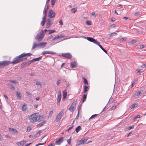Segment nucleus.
I'll return each mask as SVG.
<instances>
[{
	"label": "nucleus",
	"instance_id": "nucleus-1",
	"mask_svg": "<svg viewBox=\"0 0 146 146\" xmlns=\"http://www.w3.org/2000/svg\"><path fill=\"white\" fill-rule=\"evenodd\" d=\"M32 54L31 53H23L21 55L16 56L13 60V61L11 62L10 61L8 60H5L1 62L0 64H15L19 63L21 62L24 61L27 59V58L26 57L30 56Z\"/></svg>",
	"mask_w": 146,
	"mask_h": 146
},
{
	"label": "nucleus",
	"instance_id": "nucleus-2",
	"mask_svg": "<svg viewBox=\"0 0 146 146\" xmlns=\"http://www.w3.org/2000/svg\"><path fill=\"white\" fill-rule=\"evenodd\" d=\"M39 116V114L37 113H34L30 116L29 117L30 122L34 123L37 121Z\"/></svg>",
	"mask_w": 146,
	"mask_h": 146
},
{
	"label": "nucleus",
	"instance_id": "nucleus-3",
	"mask_svg": "<svg viewBox=\"0 0 146 146\" xmlns=\"http://www.w3.org/2000/svg\"><path fill=\"white\" fill-rule=\"evenodd\" d=\"M44 35V34L43 30H42L39 33V34L37 35L35 37V39L37 42L40 41L43 38Z\"/></svg>",
	"mask_w": 146,
	"mask_h": 146
},
{
	"label": "nucleus",
	"instance_id": "nucleus-4",
	"mask_svg": "<svg viewBox=\"0 0 146 146\" xmlns=\"http://www.w3.org/2000/svg\"><path fill=\"white\" fill-rule=\"evenodd\" d=\"M61 56L63 57L64 58L67 59H71L72 57V55L70 53H62Z\"/></svg>",
	"mask_w": 146,
	"mask_h": 146
},
{
	"label": "nucleus",
	"instance_id": "nucleus-5",
	"mask_svg": "<svg viewBox=\"0 0 146 146\" xmlns=\"http://www.w3.org/2000/svg\"><path fill=\"white\" fill-rule=\"evenodd\" d=\"M42 56H40L38 58H34L31 60L26 61L25 62V64H31L34 61H38L42 59Z\"/></svg>",
	"mask_w": 146,
	"mask_h": 146
},
{
	"label": "nucleus",
	"instance_id": "nucleus-6",
	"mask_svg": "<svg viewBox=\"0 0 146 146\" xmlns=\"http://www.w3.org/2000/svg\"><path fill=\"white\" fill-rule=\"evenodd\" d=\"M63 115V111H62L56 116V119L55 120V121L57 122L59 121L62 117V116Z\"/></svg>",
	"mask_w": 146,
	"mask_h": 146
},
{
	"label": "nucleus",
	"instance_id": "nucleus-7",
	"mask_svg": "<svg viewBox=\"0 0 146 146\" xmlns=\"http://www.w3.org/2000/svg\"><path fill=\"white\" fill-rule=\"evenodd\" d=\"M55 15V12L51 9H50L49 11L48 17L49 18H52L54 17Z\"/></svg>",
	"mask_w": 146,
	"mask_h": 146
},
{
	"label": "nucleus",
	"instance_id": "nucleus-8",
	"mask_svg": "<svg viewBox=\"0 0 146 146\" xmlns=\"http://www.w3.org/2000/svg\"><path fill=\"white\" fill-rule=\"evenodd\" d=\"M84 37L88 41L91 42H92L96 44H97V43H98V42L97 40H96L95 39L92 37H86L84 36Z\"/></svg>",
	"mask_w": 146,
	"mask_h": 146
},
{
	"label": "nucleus",
	"instance_id": "nucleus-9",
	"mask_svg": "<svg viewBox=\"0 0 146 146\" xmlns=\"http://www.w3.org/2000/svg\"><path fill=\"white\" fill-rule=\"evenodd\" d=\"M143 93L140 91H137L134 94L133 97L136 98H138L139 96L141 95Z\"/></svg>",
	"mask_w": 146,
	"mask_h": 146
},
{
	"label": "nucleus",
	"instance_id": "nucleus-10",
	"mask_svg": "<svg viewBox=\"0 0 146 146\" xmlns=\"http://www.w3.org/2000/svg\"><path fill=\"white\" fill-rule=\"evenodd\" d=\"M22 110L23 111H25L26 113L28 112L27 107L26 104H24L22 106Z\"/></svg>",
	"mask_w": 146,
	"mask_h": 146
},
{
	"label": "nucleus",
	"instance_id": "nucleus-11",
	"mask_svg": "<svg viewBox=\"0 0 146 146\" xmlns=\"http://www.w3.org/2000/svg\"><path fill=\"white\" fill-rule=\"evenodd\" d=\"M87 140V139L86 138H84V139H82L80 141H78V145L80 144H83L84 143H85Z\"/></svg>",
	"mask_w": 146,
	"mask_h": 146
},
{
	"label": "nucleus",
	"instance_id": "nucleus-12",
	"mask_svg": "<svg viewBox=\"0 0 146 146\" xmlns=\"http://www.w3.org/2000/svg\"><path fill=\"white\" fill-rule=\"evenodd\" d=\"M63 141V138L61 137L56 141L55 144L56 145H60L61 143Z\"/></svg>",
	"mask_w": 146,
	"mask_h": 146
},
{
	"label": "nucleus",
	"instance_id": "nucleus-13",
	"mask_svg": "<svg viewBox=\"0 0 146 146\" xmlns=\"http://www.w3.org/2000/svg\"><path fill=\"white\" fill-rule=\"evenodd\" d=\"M137 72L136 74L137 75L141 74V73L143 72V69H141V67H139L136 70Z\"/></svg>",
	"mask_w": 146,
	"mask_h": 146
},
{
	"label": "nucleus",
	"instance_id": "nucleus-14",
	"mask_svg": "<svg viewBox=\"0 0 146 146\" xmlns=\"http://www.w3.org/2000/svg\"><path fill=\"white\" fill-rule=\"evenodd\" d=\"M61 97V94L60 91L58 92L57 103H59L60 102Z\"/></svg>",
	"mask_w": 146,
	"mask_h": 146
},
{
	"label": "nucleus",
	"instance_id": "nucleus-15",
	"mask_svg": "<svg viewBox=\"0 0 146 146\" xmlns=\"http://www.w3.org/2000/svg\"><path fill=\"white\" fill-rule=\"evenodd\" d=\"M76 103L75 102H73L72 104L71 105L70 108H69V110L71 111H72L74 109V106H75L76 105Z\"/></svg>",
	"mask_w": 146,
	"mask_h": 146
},
{
	"label": "nucleus",
	"instance_id": "nucleus-16",
	"mask_svg": "<svg viewBox=\"0 0 146 146\" xmlns=\"http://www.w3.org/2000/svg\"><path fill=\"white\" fill-rule=\"evenodd\" d=\"M55 53L53 52H51L49 51H45L42 52V54L43 55H44L46 54H55Z\"/></svg>",
	"mask_w": 146,
	"mask_h": 146
},
{
	"label": "nucleus",
	"instance_id": "nucleus-17",
	"mask_svg": "<svg viewBox=\"0 0 146 146\" xmlns=\"http://www.w3.org/2000/svg\"><path fill=\"white\" fill-rule=\"evenodd\" d=\"M15 92L16 96L17 98L19 100H20L21 99V97L22 96L20 92L17 91H16Z\"/></svg>",
	"mask_w": 146,
	"mask_h": 146
},
{
	"label": "nucleus",
	"instance_id": "nucleus-18",
	"mask_svg": "<svg viewBox=\"0 0 146 146\" xmlns=\"http://www.w3.org/2000/svg\"><path fill=\"white\" fill-rule=\"evenodd\" d=\"M87 93H86V94H84L83 96V98L82 100V102L83 103L84 102L86 99V98H87Z\"/></svg>",
	"mask_w": 146,
	"mask_h": 146
},
{
	"label": "nucleus",
	"instance_id": "nucleus-19",
	"mask_svg": "<svg viewBox=\"0 0 146 146\" xmlns=\"http://www.w3.org/2000/svg\"><path fill=\"white\" fill-rule=\"evenodd\" d=\"M26 142L27 141H21L20 142L17 143V144L18 145H23L24 144L26 143Z\"/></svg>",
	"mask_w": 146,
	"mask_h": 146
},
{
	"label": "nucleus",
	"instance_id": "nucleus-20",
	"mask_svg": "<svg viewBox=\"0 0 146 146\" xmlns=\"http://www.w3.org/2000/svg\"><path fill=\"white\" fill-rule=\"evenodd\" d=\"M97 45L99 46V47L103 50L104 52L105 53H107V51L102 47V46L100 44L99 42H98V43H97Z\"/></svg>",
	"mask_w": 146,
	"mask_h": 146
},
{
	"label": "nucleus",
	"instance_id": "nucleus-21",
	"mask_svg": "<svg viewBox=\"0 0 146 146\" xmlns=\"http://www.w3.org/2000/svg\"><path fill=\"white\" fill-rule=\"evenodd\" d=\"M89 89L87 86L84 85V92L86 93L89 90Z\"/></svg>",
	"mask_w": 146,
	"mask_h": 146
},
{
	"label": "nucleus",
	"instance_id": "nucleus-22",
	"mask_svg": "<svg viewBox=\"0 0 146 146\" xmlns=\"http://www.w3.org/2000/svg\"><path fill=\"white\" fill-rule=\"evenodd\" d=\"M9 130L10 131H11V133H17L18 131L15 129H13L12 128H10Z\"/></svg>",
	"mask_w": 146,
	"mask_h": 146
},
{
	"label": "nucleus",
	"instance_id": "nucleus-23",
	"mask_svg": "<svg viewBox=\"0 0 146 146\" xmlns=\"http://www.w3.org/2000/svg\"><path fill=\"white\" fill-rule=\"evenodd\" d=\"M35 83L36 84L38 87H41V82L37 80H36Z\"/></svg>",
	"mask_w": 146,
	"mask_h": 146
},
{
	"label": "nucleus",
	"instance_id": "nucleus-24",
	"mask_svg": "<svg viewBox=\"0 0 146 146\" xmlns=\"http://www.w3.org/2000/svg\"><path fill=\"white\" fill-rule=\"evenodd\" d=\"M38 46V44H36L35 42H34L33 43V46L32 48V50H33L35 48Z\"/></svg>",
	"mask_w": 146,
	"mask_h": 146
},
{
	"label": "nucleus",
	"instance_id": "nucleus-25",
	"mask_svg": "<svg viewBox=\"0 0 146 146\" xmlns=\"http://www.w3.org/2000/svg\"><path fill=\"white\" fill-rule=\"evenodd\" d=\"M46 123L45 121H44L39 124L37 125V127H40Z\"/></svg>",
	"mask_w": 146,
	"mask_h": 146
},
{
	"label": "nucleus",
	"instance_id": "nucleus-26",
	"mask_svg": "<svg viewBox=\"0 0 146 146\" xmlns=\"http://www.w3.org/2000/svg\"><path fill=\"white\" fill-rule=\"evenodd\" d=\"M8 85L9 86H10L9 88L11 89L12 90H15L14 86L12 84L8 83Z\"/></svg>",
	"mask_w": 146,
	"mask_h": 146
},
{
	"label": "nucleus",
	"instance_id": "nucleus-27",
	"mask_svg": "<svg viewBox=\"0 0 146 146\" xmlns=\"http://www.w3.org/2000/svg\"><path fill=\"white\" fill-rule=\"evenodd\" d=\"M81 129V127L80 126H78L76 128L75 131L76 133H78Z\"/></svg>",
	"mask_w": 146,
	"mask_h": 146
},
{
	"label": "nucleus",
	"instance_id": "nucleus-28",
	"mask_svg": "<svg viewBox=\"0 0 146 146\" xmlns=\"http://www.w3.org/2000/svg\"><path fill=\"white\" fill-rule=\"evenodd\" d=\"M47 44V43L46 42H41L39 43L38 44V46H42L46 44Z\"/></svg>",
	"mask_w": 146,
	"mask_h": 146
},
{
	"label": "nucleus",
	"instance_id": "nucleus-29",
	"mask_svg": "<svg viewBox=\"0 0 146 146\" xmlns=\"http://www.w3.org/2000/svg\"><path fill=\"white\" fill-rule=\"evenodd\" d=\"M47 22L46 23V25L47 26H50L51 24V21L49 19H48L47 20Z\"/></svg>",
	"mask_w": 146,
	"mask_h": 146
},
{
	"label": "nucleus",
	"instance_id": "nucleus-30",
	"mask_svg": "<svg viewBox=\"0 0 146 146\" xmlns=\"http://www.w3.org/2000/svg\"><path fill=\"white\" fill-rule=\"evenodd\" d=\"M82 79L84 80L85 85H88V83L87 79L84 77L82 78Z\"/></svg>",
	"mask_w": 146,
	"mask_h": 146
},
{
	"label": "nucleus",
	"instance_id": "nucleus-31",
	"mask_svg": "<svg viewBox=\"0 0 146 146\" xmlns=\"http://www.w3.org/2000/svg\"><path fill=\"white\" fill-rule=\"evenodd\" d=\"M42 132L40 131H38L36 135H35V138H36L39 136Z\"/></svg>",
	"mask_w": 146,
	"mask_h": 146
},
{
	"label": "nucleus",
	"instance_id": "nucleus-32",
	"mask_svg": "<svg viewBox=\"0 0 146 146\" xmlns=\"http://www.w3.org/2000/svg\"><path fill=\"white\" fill-rule=\"evenodd\" d=\"M137 80L135 79L133 80V81L132 84V85H131V87L132 88L133 87V86H134V85L137 83Z\"/></svg>",
	"mask_w": 146,
	"mask_h": 146
},
{
	"label": "nucleus",
	"instance_id": "nucleus-33",
	"mask_svg": "<svg viewBox=\"0 0 146 146\" xmlns=\"http://www.w3.org/2000/svg\"><path fill=\"white\" fill-rule=\"evenodd\" d=\"M57 0H51V4L52 6H53Z\"/></svg>",
	"mask_w": 146,
	"mask_h": 146
},
{
	"label": "nucleus",
	"instance_id": "nucleus-34",
	"mask_svg": "<svg viewBox=\"0 0 146 146\" xmlns=\"http://www.w3.org/2000/svg\"><path fill=\"white\" fill-rule=\"evenodd\" d=\"M38 117H39L38 119V121H41L42 120H43L44 119V117L42 116H40L39 115Z\"/></svg>",
	"mask_w": 146,
	"mask_h": 146
},
{
	"label": "nucleus",
	"instance_id": "nucleus-35",
	"mask_svg": "<svg viewBox=\"0 0 146 146\" xmlns=\"http://www.w3.org/2000/svg\"><path fill=\"white\" fill-rule=\"evenodd\" d=\"M29 64H22L21 66V69L24 68L28 66Z\"/></svg>",
	"mask_w": 146,
	"mask_h": 146
},
{
	"label": "nucleus",
	"instance_id": "nucleus-36",
	"mask_svg": "<svg viewBox=\"0 0 146 146\" xmlns=\"http://www.w3.org/2000/svg\"><path fill=\"white\" fill-rule=\"evenodd\" d=\"M77 10V9L76 8H72L70 9L71 11H72L73 13H75Z\"/></svg>",
	"mask_w": 146,
	"mask_h": 146
},
{
	"label": "nucleus",
	"instance_id": "nucleus-37",
	"mask_svg": "<svg viewBox=\"0 0 146 146\" xmlns=\"http://www.w3.org/2000/svg\"><path fill=\"white\" fill-rule=\"evenodd\" d=\"M9 81L13 83H14L16 84H18V82H17L16 80H9Z\"/></svg>",
	"mask_w": 146,
	"mask_h": 146
},
{
	"label": "nucleus",
	"instance_id": "nucleus-38",
	"mask_svg": "<svg viewBox=\"0 0 146 146\" xmlns=\"http://www.w3.org/2000/svg\"><path fill=\"white\" fill-rule=\"evenodd\" d=\"M67 96V93L66 92L65 90H64L63 92V97L64 98H65Z\"/></svg>",
	"mask_w": 146,
	"mask_h": 146
},
{
	"label": "nucleus",
	"instance_id": "nucleus-39",
	"mask_svg": "<svg viewBox=\"0 0 146 146\" xmlns=\"http://www.w3.org/2000/svg\"><path fill=\"white\" fill-rule=\"evenodd\" d=\"M86 24L88 25H92V23L91 21H87L86 22Z\"/></svg>",
	"mask_w": 146,
	"mask_h": 146
},
{
	"label": "nucleus",
	"instance_id": "nucleus-40",
	"mask_svg": "<svg viewBox=\"0 0 146 146\" xmlns=\"http://www.w3.org/2000/svg\"><path fill=\"white\" fill-rule=\"evenodd\" d=\"M48 31H49L48 34H51L52 33H54L55 32V31L54 30L52 29V30H49Z\"/></svg>",
	"mask_w": 146,
	"mask_h": 146
},
{
	"label": "nucleus",
	"instance_id": "nucleus-41",
	"mask_svg": "<svg viewBox=\"0 0 146 146\" xmlns=\"http://www.w3.org/2000/svg\"><path fill=\"white\" fill-rule=\"evenodd\" d=\"M137 106V105L136 104H133L131 106V109L134 108L135 107H136Z\"/></svg>",
	"mask_w": 146,
	"mask_h": 146
},
{
	"label": "nucleus",
	"instance_id": "nucleus-42",
	"mask_svg": "<svg viewBox=\"0 0 146 146\" xmlns=\"http://www.w3.org/2000/svg\"><path fill=\"white\" fill-rule=\"evenodd\" d=\"M26 93L28 96L30 98L32 96H31V93L30 92H26Z\"/></svg>",
	"mask_w": 146,
	"mask_h": 146
},
{
	"label": "nucleus",
	"instance_id": "nucleus-43",
	"mask_svg": "<svg viewBox=\"0 0 146 146\" xmlns=\"http://www.w3.org/2000/svg\"><path fill=\"white\" fill-rule=\"evenodd\" d=\"M58 38H59V37L58 36V35H56L54 37L52 38V40H54L55 39H58Z\"/></svg>",
	"mask_w": 146,
	"mask_h": 146
},
{
	"label": "nucleus",
	"instance_id": "nucleus-44",
	"mask_svg": "<svg viewBox=\"0 0 146 146\" xmlns=\"http://www.w3.org/2000/svg\"><path fill=\"white\" fill-rule=\"evenodd\" d=\"M98 114H94L92 115L90 118L89 119H91L97 116Z\"/></svg>",
	"mask_w": 146,
	"mask_h": 146
},
{
	"label": "nucleus",
	"instance_id": "nucleus-45",
	"mask_svg": "<svg viewBox=\"0 0 146 146\" xmlns=\"http://www.w3.org/2000/svg\"><path fill=\"white\" fill-rule=\"evenodd\" d=\"M113 98H111L109 100L108 103H111L113 102Z\"/></svg>",
	"mask_w": 146,
	"mask_h": 146
},
{
	"label": "nucleus",
	"instance_id": "nucleus-46",
	"mask_svg": "<svg viewBox=\"0 0 146 146\" xmlns=\"http://www.w3.org/2000/svg\"><path fill=\"white\" fill-rule=\"evenodd\" d=\"M29 137L30 138H36L35 135H30L29 136Z\"/></svg>",
	"mask_w": 146,
	"mask_h": 146
},
{
	"label": "nucleus",
	"instance_id": "nucleus-47",
	"mask_svg": "<svg viewBox=\"0 0 146 146\" xmlns=\"http://www.w3.org/2000/svg\"><path fill=\"white\" fill-rule=\"evenodd\" d=\"M79 111L78 110V114L77 115V116H76V117L75 118V119H76V120H77L78 119V118L79 117Z\"/></svg>",
	"mask_w": 146,
	"mask_h": 146
},
{
	"label": "nucleus",
	"instance_id": "nucleus-48",
	"mask_svg": "<svg viewBox=\"0 0 146 146\" xmlns=\"http://www.w3.org/2000/svg\"><path fill=\"white\" fill-rule=\"evenodd\" d=\"M141 15V13L139 12H137L134 13V15L135 16Z\"/></svg>",
	"mask_w": 146,
	"mask_h": 146
},
{
	"label": "nucleus",
	"instance_id": "nucleus-49",
	"mask_svg": "<svg viewBox=\"0 0 146 146\" xmlns=\"http://www.w3.org/2000/svg\"><path fill=\"white\" fill-rule=\"evenodd\" d=\"M77 66V64H70V67L72 68H74L76 67Z\"/></svg>",
	"mask_w": 146,
	"mask_h": 146
},
{
	"label": "nucleus",
	"instance_id": "nucleus-50",
	"mask_svg": "<svg viewBox=\"0 0 146 146\" xmlns=\"http://www.w3.org/2000/svg\"><path fill=\"white\" fill-rule=\"evenodd\" d=\"M146 67V64H142L141 66H140L139 67H141V69H143V68H144Z\"/></svg>",
	"mask_w": 146,
	"mask_h": 146
},
{
	"label": "nucleus",
	"instance_id": "nucleus-51",
	"mask_svg": "<svg viewBox=\"0 0 146 146\" xmlns=\"http://www.w3.org/2000/svg\"><path fill=\"white\" fill-rule=\"evenodd\" d=\"M31 129V127L30 126H28L27 127V130L28 132L30 131Z\"/></svg>",
	"mask_w": 146,
	"mask_h": 146
},
{
	"label": "nucleus",
	"instance_id": "nucleus-52",
	"mask_svg": "<svg viewBox=\"0 0 146 146\" xmlns=\"http://www.w3.org/2000/svg\"><path fill=\"white\" fill-rule=\"evenodd\" d=\"M45 21L42 20L41 23V24L42 26H43L45 24Z\"/></svg>",
	"mask_w": 146,
	"mask_h": 146
},
{
	"label": "nucleus",
	"instance_id": "nucleus-53",
	"mask_svg": "<svg viewBox=\"0 0 146 146\" xmlns=\"http://www.w3.org/2000/svg\"><path fill=\"white\" fill-rule=\"evenodd\" d=\"M58 36L59 37V38H60L64 37L65 36L62 35H58Z\"/></svg>",
	"mask_w": 146,
	"mask_h": 146
},
{
	"label": "nucleus",
	"instance_id": "nucleus-54",
	"mask_svg": "<svg viewBox=\"0 0 146 146\" xmlns=\"http://www.w3.org/2000/svg\"><path fill=\"white\" fill-rule=\"evenodd\" d=\"M47 13V11L46 10H44V12H43V15L44 16H46Z\"/></svg>",
	"mask_w": 146,
	"mask_h": 146
},
{
	"label": "nucleus",
	"instance_id": "nucleus-55",
	"mask_svg": "<svg viewBox=\"0 0 146 146\" xmlns=\"http://www.w3.org/2000/svg\"><path fill=\"white\" fill-rule=\"evenodd\" d=\"M126 40V38H122L120 39V41L121 42L125 41Z\"/></svg>",
	"mask_w": 146,
	"mask_h": 146
},
{
	"label": "nucleus",
	"instance_id": "nucleus-56",
	"mask_svg": "<svg viewBox=\"0 0 146 146\" xmlns=\"http://www.w3.org/2000/svg\"><path fill=\"white\" fill-rule=\"evenodd\" d=\"M46 143V142H45L44 143H38V144H37L36 145V146H38L39 145H44V144H45V143Z\"/></svg>",
	"mask_w": 146,
	"mask_h": 146
},
{
	"label": "nucleus",
	"instance_id": "nucleus-57",
	"mask_svg": "<svg viewBox=\"0 0 146 146\" xmlns=\"http://www.w3.org/2000/svg\"><path fill=\"white\" fill-rule=\"evenodd\" d=\"M61 81L60 80H58L57 82H56V84L57 85H58L60 84V83Z\"/></svg>",
	"mask_w": 146,
	"mask_h": 146
},
{
	"label": "nucleus",
	"instance_id": "nucleus-58",
	"mask_svg": "<svg viewBox=\"0 0 146 146\" xmlns=\"http://www.w3.org/2000/svg\"><path fill=\"white\" fill-rule=\"evenodd\" d=\"M133 127H134V125L129 126L128 127H127V129L128 130H130L131 129L133 128Z\"/></svg>",
	"mask_w": 146,
	"mask_h": 146
},
{
	"label": "nucleus",
	"instance_id": "nucleus-59",
	"mask_svg": "<svg viewBox=\"0 0 146 146\" xmlns=\"http://www.w3.org/2000/svg\"><path fill=\"white\" fill-rule=\"evenodd\" d=\"M116 108V106H114L110 108V110H113L115 109Z\"/></svg>",
	"mask_w": 146,
	"mask_h": 146
},
{
	"label": "nucleus",
	"instance_id": "nucleus-60",
	"mask_svg": "<svg viewBox=\"0 0 146 146\" xmlns=\"http://www.w3.org/2000/svg\"><path fill=\"white\" fill-rule=\"evenodd\" d=\"M73 127H74V125H72V126L70 127H69L68 129L67 130L68 132H69L70 130V129H71Z\"/></svg>",
	"mask_w": 146,
	"mask_h": 146
},
{
	"label": "nucleus",
	"instance_id": "nucleus-61",
	"mask_svg": "<svg viewBox=\"0 0 146 146\" xmlns=\"http://www.w3.org/2000/svg\"><path fill=\"white\" fill-rule=\"evenodd\" d=\"M136 42V41L135 40H133L132 41H131L130 42V43L131 44H133L135 43Z\"/></svg>",
	"mask_w": 146,
	"mask_h": 146
},
{
	"label": "nucleus",
	"instance_id": "nucleus-62",
	"mask_svg": "<svg viewBox=\"0 0 146 146\" xmlns=\"http://www.w3.org/2000/svg\"><path fill=\"white\" fill-rule=\"evenodd\" d=\"M139 46V48L140 49H142L144 48V46L143 45H141Z\"/></svg>",
	"mask_w": 146,
	"mask_h": 146
},
{
	"label": "nucleus",
	"instance_id": "nucleus-63",
	"mask_svg": "<svg viewBox=\"0 0 146 146\" xmlns=\"http://www.w3.org/2000/svg\"><path fill=\"white\" fill-rule=\"evenodd\" d=\"M117 35V33H111L110 34L111 36H114L115 35Z\"/></svg>",
	"mask_w": 146,
	"mask_h": 146
},
{
	"label": "nucleus",
	"instance_id": "nucleus-64",
	"mask_svg": "<svg viewBox=\"0 0 146 146\" xmlns=\"http://www.w3.org/2000/svg\"><path fill=\"white\" fill-rule=\"evenodd\" d=\"M71 142V138H70V139H68L67 140V142L68 143L70 144Z\"/></svg>",
	"mask_w": 146,
	"mask_h": 146
}]
</instances>
